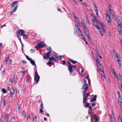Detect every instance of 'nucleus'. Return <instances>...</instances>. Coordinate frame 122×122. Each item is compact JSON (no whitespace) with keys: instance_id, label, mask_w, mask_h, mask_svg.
I'll list each match as a JSON object with an SVG mask.
<instances>
[{"instance_id":"nucleus-1","label":"nucleus","mask_w":122,"mask_h":122,"mask_svg":"<svg viewBox=\"0 0 122 122\" xmlns=\"http://www.w3.org/2000/svg\"><path fill=\"white\" fill-rule=\"evenodd\" d=\"M50 61H52L53 60L55 61L56 62L58 59L59 57L57 56V54L56 53H55L52 56L51 58H49Z\"/></svg>"},{"instance_id":"nucleus-2","label":"nucleus","mask_w":122,"mask_h":122,"mask_svg":"<svg viewBox=\"0 0 122 122\" xmlns=\"http://www.w3.org/2000/svg\"><path fill=\"white\" fill-rule=\"evenodd\" d=\"M77 66V65H75L74 66H73L71 65H70L68 67V70L69 71V72L70 73H72L73 72V70H75L76 69Z\"/></svg>"},{"instance_id":"nucleus-3","label":"nucleus","mask_w":122,"mask_h":122,"mask_svg":"<svg viewBox=\"0 0 122 122\" xmlns=\"http://www.w3.org/2000/svg\"><path fill=\"white\" fill-rule=\"evenodd\" d=\"M40 79V76L38 75V73L36 70L35 72V75L34 77V80L36 81V83L37 84L38 82Z\"/></svg>"},{"instance_id":"nucleus-4","label":"nucleus","mask_w":122,"mask_h":122,"mask_svg":"<svg viewBox=\"0 0 122 122\" xmlns=\"http://www.w3.org/2000/svg\"><path fill=\"white\" fill-rule=\"evenodd\" d=\"M24 33V32L23 30H19L16 31V34L18 38L20 37V36L22 35Z\"/></svg>"},{"instance_id":"nucleus-5","label":"nucleus","mask_w":122,"mask_h":122,"mask_svg":"<svg viewBox=\"0 0 122 122\" xmlns=\"http://www.w3.org/2000/svg\"><path fill=\"white\" fill-rule=\"evenodd\" d=\"M92 21L94 25L98 24L99 25H101V23H102V22L101 23L97 19H96V20H95L94 19H92Z\"/></svg>"},{"instance_id":"nucleus-6","label":"nucleus","mask_w":122,"mask_h":122,"mask_svg":"<svg viewBox=\"0 0 122 122\" xmlns=\"http://www.w3.org/2000/svg\"><path fill=\"white\" fill-rule=\"evenodd\" d=\"M50 52L48 51V52L47 53H45L44 54V56H43V58L46 59L49 58L50 56L51 55L50 54Z\"/></svg>"},{"instance_id":"nucleus-7","label":"nucleus","mask_w":122,"mask_h":122,"mask_svg":"<svg viewBox=\"0 0 122 122\" xmlns=\"http://www.w3.org/2000/svg\"><path fill=\"white\" fill-rule=\"evenodd\" d=\"M46 44L43 42H41L37 45V46L39 48H41L44 47Z\"/></svg>"},{"instance_id":"nucleus-8","label":"nucleus","mask_w":122,"mask_h":122,"mask_svg":"<svg viewBox=\"0 0 122 122\" xmlns=\"http://www.w3.org/2000/svg\"><path fill=\"white\" fill-rule=\"evenodd\" d=\"M92 118L93 117L94 118L95 122H97L99 120V117L96 115L95 114H94V115H92Z\"/></svg>"},{"instance_id":"nucleus-9","label":"nucleus","mask_w":122,"mask_h":122,"mask_svg":"<svg viewBox=\"0 0 122 122\" xmlns=\"http://www.w3.org/2000/svg\"><path fill=\"white\" fill-rule=\"evenodd\" d=\"M106 19L108 22H110L112 21V19L111 18L110 15L108 14H106Z\"/></svg>"},{"instance_id":"nucleus-10","label":"nucleus","mask_w":122,"mask_h":122,"mask_svg":"<svg viewBox=\"0 0 122 122\" xmlns=\"http://www.w3.org/2000/svg\"><path fill=\"white\" fill-rule=\"evenodd\" d=\"M18 1H15L13 2L11 5V8H13L14 7L15 8L16 5L17 3H18Z\"/></svg>"},{"instance_id":"nucleus-11","label":"nucleus","mask_w":122,"mask_h":122,"mask_svg":"<svg viewBox=\"0 0 122 122\" xmlns=\"http://www.w3.org/2000/svg\"><path fill=\"white\" fill-rule=\"evenodd\" d=\"M93 5L95 7V11L96 12V15L98 17V9L96 5V4L93 3Z\"/></svg>"},{"instance_id":"nucleus-12","label":"nucleus","mask_w":122,"mask_h":122,"mask_svg":"<svg viewBox=\"0 0 122 122\" xmlns=\"http://www.w3.org/2000/svg\"><path fill=\"white\" fill-rule=\"evenodd\" d=\"M6 100L5 99H3L1 101L0 103V106L3 107L5 105Z\"/></svg>"},{"instance_id":"nucleus-13","label":"nucleus","mask_w":122,"mask_h":122,"mask_svg":"<svg viewBox=\"0 0 122 122\" xmlns=\"http://www.w3.org/2000/svg\"><path fill=\"white\" fill-rule=\"evenodd\" d=\"M88 84H84L83 85L81 88L82 89H84L85 90V91H86L88 88Z\"/></svg>"},{"instance_id":"nucleus-14","label":"nucleus","mask_w":122,"mask_h":122,"mask_svg":"<svg viewBox=\"0 0 122 122\" xmlns=\"http://www.w3.org/2000/svg\"><path fill=\"white\" fill-rule=\"evenodd\" d=\"M18 7V5H16V6H15V7L14 8V9L13 10V11H11L10 12V15H11L12 14L14 13L15 12L16 10Z\"/></svg>"},{"instance_id":"nucleus-15","label":"nucleus","mask_w":122,"mask_h":122,"mask_svg":"<svg viewBox=\"0 0 122 122\" xmlns=\"http://www.w3.org/2000/svg\"><path fill=\"white\" fill-rule=\"evenodd\" d=\"M97 98V95H95L94 96L92 97V98L90 100V101L91 102H94V101H96V99Z\"/></svg>"},{"instance_id":"nucleus-16","label":"nucleus","mask_w":122,"mask_h":122,"mask_svg":"<svg viewBox=\"0 0 122 122\" xmlns=\"http://www.w3.org/2000/svg\"><path fill=\"white\" fill-rule=\"evenodd\" d=\"M122 26H120L119 27H118V32L121 35L122 34Z\"/></svg>"},{"instance_id":"nucleus-17","label":"nucleus","mask_w":122,"mask_h":122,"mask_svg":"<svg viewBox=\"0 0 122 122\" xmlns=\"http://www.w3.org/2000/svg\"><path fill=\"white\" fill-rule=\"evenodd\" d=\"M101 27L103 29V32L104 33H105V25L103 24V22L102 23H101Z\"/></svg>"},{"instance_id":"nucleus-18","label":"nucleus","mask_w":122,"mask_h":122,"mask_svg":"<svg viewBox=\"0 0 122 122\" xmlns=\"http://www.w3.org/2000/svg\"><path fill=\"white\" fill-rule=\"evenodd\" d=\"M33 121L34 122H36L37 117L35 114L33 115Z\"/></svg>"},{"instance_id":"nucleus-19","label":"nucleus","mask_w":122,"mask_h":122,"mask_svg":"<svg viewBox=\"0 0 122 122\" xmlns=\"http://www.w3.org/2000/svg\"><path fill=\"white\" fill-rule=\"evenodd\" d=\"M101 76L102 79L103 80H104V79H105V75L104 73V71H103L102 72V73H101Z\"/></svg>"},{"instance_id":"nucleus-20","label":"nucleus","mask_w":122,"mask_h":122,"mask_svg":"<svg viewBox=\"0 0 122 122\" xmlns=\"http://www.w3.org/2000/svg\"><path fill=\"white\" fill-rule=\"evenodd\" d=\"M98 66L99 68L101 71L102 72L104 71L102 66L101 65V64H100V65H99Z\"/></svg>"},{"instance_id":"nucleus-21","label":"nucleus","mask_w":122,"mask_h":122,"mask_svg":"<svg viewBox=\"0 0 122 122\" xmlns=\"http://www.w3.org/2000/svg\"><path fill=\"white\" fill-rule=\"evenodd\" d=\"M76 30L78 32V33L79 36L82 34V32L80 29L77 28L76 29Z\"/></svg>"},{"instance_id":"nucleus-22","label":"nucleus","mask_w":122,"mask_h":122,"mask_svg":"<svg viewBox=\"0 0 122 122\" xmlns=\"http://www.w3.org/2000/svg\"><path fill=\"white\" fill-rule=\"evenodd\" d=\"M13 81L11 78H10L8 82V84L9 85H11Z\"/></svg>"},{"instance_id":"nucleus-23","label":"nucleus","mask_w":122,"mask_h":122,"mask_svg":"<svg viewBox=\"0 0 122 122\" xmlns=\"http://www.w3.org/2000/svg\"><path fill=\"white\" fill-rule=\"evenodd\" d=\"M84 31L86 35H88L89 34V31L87 29L84 30Z\"/></svg>"},{"instance_id":"nucleus-24","label":"nucleus","mask_w":122,"mask_h":122,"mask_svg":"<svg viewBox=\"0 0 122 122\" xmlns=\"http://www.w3.org/2000/svg\"><path fill=\"white\" fill-rule=\"evenodd\" d=\"M85 104L83 105V106L85 108H87L89 106V103L88 102H86L85 103Z\"/></svg>"},{"instance_id":"nucleus-25","label":"nucleus","mask_w":122,"mask_h":122,"mask_svg":"<svg viewBox=\"0 0 122 122\" xmlns=\"http://www.w3.org/2000/svg\"><path fill=\"white\" fill-rule=\"evenodd\" d=\"M117 21V24L118 25V27H119L120 26H122V23H121V21L120 20H118Z\"/></svg>"},{"instance_id":"nucleus-26","label":"nucleus","mask_w":122,"mask_h":122,"mask_svg":"<svg viewBox=\"0 0 122 122\" xmlns=\"http://www.w3.org/2000/svg\"><path fill=\"white\" fill-rule=\"evenodd\" d=\"M8 114L7 113L5 114V115L4 117V119L6 121H7L8 120Z\"/></svg>"},{"instance_id":"nucleus-27","label":"nucleus","mask_w":122,"mask_h":122,"mask_svg":"<svg viewBox=\"0 0 122 122\" xmlns=\"http://www.w3.org/2000/svg\"><path fill=\"white\" fill-rule=\"evenodd\" d=\"M22 36L23 38L24 39H27V35L25 34L24 33L23 34H22Z\"/></svg>"},{"instance_id":"nucleus-28","label":"nucleus","mask_w":122,"mask_h":122,"mask_svg":"<svg viewBox=\"0 0 122 122\" xmlns=\"http://www.w3.org/2000/svg\"><path fill=\"white\" fill-rule=\"evenodd\" d=\"M30 61V63L33 65H36L35 61L33 60H32V59Z\"/></svg>"},{"instance_id":"nucleus-29","label":"nucleus","mask_w":122,"mask_h":122,"mask_svg":"<svg viewBox=\"0 0 122 122\" xmlns=\"http://www.w3.org/2000/svg\"><path fill=\"white\" fill-rule=\"evenodd\" d=\"M12 88L13 87H12V89L10 90V93L13 94L14 93L15 91L14 89Z\"/></svg>"},{"instance_id":"nucleus-30","label":"nucleus","mask_w":122,"mask_h":122,"mask_svg":"<svg viewBox=\"0 0 122 122\" xmlns=\"http://www.w3.org/2000/svg\"><path fill=\"white\" fill-rule=\"evenodd\" d=\"M70 60L71 62H72L73 64H75V63H77V62L76 61L73 60L71 59H70Z\"/></svg>"},{"instance_id":"nucleus-31","label":"nucleus","mask_w":122,"mask_h":122,"mask_svg":"<svg viewBox=\"0 0 122 122\" xmlns=\"http://www.w3.org/2000/svg\"><path fill=\"white\" fill-rule=\"evenodd\" d=\"M121 61L119 59H118V60H117V62L118 64H119L120 67H121Z\"/></svg>"},{"instance_id":"nucleus-32","label":"nucleus","mask_w":122,"mask_h":122,"mask_svg":"<svg viewBox=\"0 0 122 122\" xmlns=\"http://www.w3.org/2000/svg\"><path fill=\"white\" fill-rule=\"evenodd\" d=\"M13 79L14 81L15 82V81L17 80V77L16 75H14L13 76Z\"/></svg>"},{"instance_id":"nucleus-33","label":"nucleus","mask_w":122,"mask_h":122,"mask_svg":"<svg viewBox=\"0 0 122 122\" xmlns=\"http://www.w3.org/2000/svg\"><path fill=\"white\" fill-rule=\"evenodd\" d=\"M29 76L30 77H31L29 75H28V76H26V82H28V83H29Z\"/></svg>"},{"instance_id":"nucleus-34","label":"nucleus","mask_w":122,"mask_h":122,"mask_svg":"<svg viewBox=\"0 0 122 122\" xmlns=\"http://www.w3.org/2000/svg\"><path fill=\"white\" fill-rule=\"evenodd\" d=\"M115 57L116 58H118V59H120V58L119 57V55L118 54H117V53H116V54H115Z\"/></svg>"},{"instance_id":"nucleus-35","label":"nucleus","mask_w":122,"mask_h":122,"mask_svg":"<svg viewBox=\"0 0 122 122\" xmlns=\"http://www.w3.org/2000/svg\"><path fill=\"white\" fill-rule=\"evenodd\" d=\"M47 50L49 51H50V53L51 52L52 49L50 47H49L48 48H47Z\"/></svg>"},{"instance_id":"nucleus-36","label":"nucleus","mask_w":122,"mask_h":122,"mask_svg":"<svg viewBox=\"0 0 122 122\" xmlns=\"http://www.w3.org/2000/svg\"><path fill=\"white\" fill-rule=\"evenodd\" d=\"M20 109V108L19 107V106L18 105H16V107L15 108V109L17 111H18Z\"/></svg>"},{"instance_id":"nucleus-37","label":"nucleus","mask_w":122,"mask_h":122,"mask_svg":"<svg viewBox=\"0 0 122 122\" xmlns=\"http://www.w3.org/2000/svg\"><path fill=\"white\" fill-rule=\"evenodd\" d=\"M87 36V38L89 40V41H91V38L90 36H89V34H88V35H86Z\"/></svg>"},{"instance_id":"nucleus-38","label":"nucleus","mask_w":122,"mask_h":122,"mask_svg":"<svg viewBox=\"0 0 122 122\" xmlns=\"http://www.w3.org/2000/svg\"><path fill=\"white\" fill-rule=\"evenodd\" d=\"M13 96V94H12L10 93L9 95V97L10 99H11L12 98Z\"/></svg>"},{"instance_id":"nucleus-39","label":"nucleus","mask_w":122,"mask_h":122,"mask_svg":"<svg viewBox=\"0 0 122 122\" xmlns=\"http://www.w3.org/2000/svg\"><path fill=\"white\" fill-rule=\"evenodd\" d=\"M2 91L4 93H5L6 92V90L4 88L2 89Z\"/></svg>"},{"instance_id":"nucleus-40","label":"nucleus","mask_w":122,"mask_h":122,"mask_svg":"<svg viewBox=\"0 0 122 122\" xmlns=\"http://www.w3.org/2000/svg\"><path fill=\"white\" fill-rule=\"evenodd\" d=\"M97 29H99V30H100L101 29L99 27V26L98 25V24L97 25H95Z\"/></svg>"},{"instance_id":"nucleus-41","label":"nucleus","mask_w":122,"mask_h":122,"mask_svg":"<svg viewBox=\"0 0 122 122\" xmlns=\"http://www.w3.org/2000/svg\"><path fill=\"white\" fill-rule=\"evenodd\" d=\"M96 61L97 64L98 66H99V65H100V63L99 61V60L98 59H97L96 60Z\"/></svg>"},{"instance_id":"nucleus-42","label":"nucleus","mask_w":122,"mask_h":122,"mask_svg":"<svg viewBox=\"0 0 122 122\" xmlns=\"http://www.w3.org/2000/svg\"><path fill=\"white\" fill-rule=\"evenodd\" d=\"M25 56L27 59L29 61H30L31 59V58H29V56H27L25 55Z\"/></svg>"},{"instance_id":"nucleus-43","label":"nucleus","mask_w":122,"mask_h":122,"mask_svg":"<svg viewBox=\"0 0 122 122\" xmlns=\"http://www.w3.org/2000/svg\"><path fill=\"white\" fill-rule=\"evenodd\" d=\"M95 50L97 52V53L98 54L99 53V51H98V49L97 46H96V48H95Z\"/></svg>"},{"instance_id":"nucleus-44","label":"nucleus","mask_w":122,"mask_h":122,"mask_svg":"<svg viewBox=\"0 0 122 122\" xmlns=\"http://www.w3.org/2000/svg\"><path fill=\"white\" fill-rule=\"evenodd\" d=\"M87 99H84V98H83V104H85V102L86 100Z\"/></svg>"},{"instance_id":"nucleus-45","label":"nucleus","mask_w":122,"mask_h":122,"mask_svg":"<svg viewBox=\"0 0 122 122\" xmlns=\"http://www.w3.org/2000/svg\"><path fill=\"white\" fill-rule=\"evenodd\" d=\"M26 113L25 112H23V117H24V118H25L26 117V115H25Z\"/></svg>"},{"instance_id":"nucleus-46","label":"nucleus","mask_w":122,"mask_h":122,"mask_svg":"<svg viewBox=\"0 0 122 122\" xmlns=\"http://www.w3.org/2000/svg\"><path fill=\"white\" fill-rule=\"evenodd\" d=\"M119 80L120 81V82L121 83V86H122V77H120L119 78Z\"/></svg>"},{"instance_id":"nucleus-47","label":"nucleus","mask_w":122,"mask_h":122,"mask_svg":"<svg viewBox=\"0 0 122 122\" xmlns=\"http://www.w3.org/2000/svg\"><path fill=\"white\" fill-rule=\"evenodd\" d=\"M35 49H31L30 50V51L31 53H33L35 52Z\"/></svg>"},{"instance_id":"nucleus-48","label":"nucleus","mask_w":122,"mask_h":122,"mask_svg":"<svg viewBox=\"0 0 122 122\" xmlns=\"http://www.w3.org/2000/svg\"><path fill=\"white\" fill-rule=\"evenodd\" d=\"M61 62H62V65H65V64L66 61H65V60L61 61Z\"/></svg>"},{"instance_id":"nucleus-49","label":"nucleus","mask_w":122,"mask_h":122,"mask_svg":"<svg viewBox=\"0 0 122 122\" xmlns=\"http://www.w3.org/2000/svg\"><path fill=\"white\" fill-rule=\"evenodd\" d=\"M120 17L118 16H117L116 17V20L117 21L118 20H120Z\"/></svg>"},{"instance_id":"nucleus-50","label":"nucleus","mask_w":122,"mask_h":122,"mask_svg":"<svg viewBox=\"0 0 122 122\" xmlns=\"http://www.w3.org/2000/svg\"><path fill=\"white\" fill-rule=\"evenodd\" d=\"M83 98H84V99H87V98L88 97V96H86L84 95V96H83Z\"/></svg>"},{"instance_id":"nucleus-51","label":"nucleus","mask_w":122,"mask_h":122,"mask_svg":"<svg viewBox=\"0 0 122 122\" xmlns=\"http://www.w3.org/2000/svg\"><path fill=\"white\" fill-rule=\"evenodd\" d=\"M43 107H43V103H41V109H43Z\"/></svg>"},{"instance_id":"nucleus-52","label":"nucleus","mask_w":122,"mask_h":122,"mask_svg":"<svg viewBox=\"0 0 122 122\" xmlns=\"http://www.w3.org/2000/svg\"><path fill=\"white\" fill-rule=\"evenodd\" d=\"M9 64L10 65V66H11L12 65V60L10 59L9 62Z\"/></svg>"},{"instance_id":"nucleus-53","label":"nucleus","mask_w":122,"mask_h":122,"mask_svg":"<svg viewBox=\"0 0 122 122\" xmlns=\"http://www.w3.org/2000/svg\"><path fill=\"white\" fill-rule=\"evenodd\" d=\"M47 63L52 65H53L54 64V63L51 62H48Z\"/></svg>"},{"instance_id":"nucleus-54","label":"nucleus","mask_w":122,"mask_h":122,"mask_svg":"<svg viewBox=\"0 0 122 122\" xmlns=\"http://www.w3.org/2000/svg\"><path fill=\"white\" fill-rule=\"evenodd\" d=\"M122 98L121 96L118 97V101H119V100L120 101H121L122 100Z\"/></svg>"},{"instance_id":"nucleus-55","label":"nucleus","mask_w":122,"mask_h":122,"mask_svg":"<svg viewBox=\"0 0 122 122\" xmlns=\"http://www.w3.org/2000/svg\"><path fill=\"white\" fill-rule=\"evenodd\" d=\"M7 61H8L7 60H5V61L4 63V65H6V63L7 62Z\"/></svg>"},{"instance_id":"nucleus-56","label":"nucleus","mask_w":122,"mask_h":122,"mask_svg":"<svg viewBox=\"0 0 122 122\" xmlns=\"http://www.w3.org/2000/svg\"><path fill=\"white\" fill-rule=\"evenodd\" d=\"M79 36H80V37L82 39L84 37L83 36V35L82 34L79 35Z\"/></svg>"},{"instance_id":"nucleus-57","label":"nucleus","mask_w":122,"mask_h":122,"mask_svg":"<svg viewBox=\"0 0 122 122\" xmlns=\"http://www.w3.org/2000/svg\"><path fill=\"white\" fill-rule=\"evenodd\" d=\"M112 73L114 75L116 76V72L115 71H112Z\"/></svg>"},{"instance_id":"nucleus-58","label":"nucleus","mask_w":122,"mask_h":122,"mask_svg":"<svg viewBox=\"0 0 122 122\" xmlns=\"http://www.w3.org/2000/svg\"><path fill=\"white\" fill-rule=\"evenodd\" d=\"M30 117V116L29 115H28L27 116L26 118L27 120H28V119H29Z\"/></svg>"},{"instance_id":"nucleus-59","label":"nucleus","mask_w":122,"mask_h":122,"mask_svg":"<svg viewBox=\"0 0 122 122\" xmlns=\"http://www.w3.org/2000/svg\"><path fill=\"white\" fill-rule=\"evenodd\" d=\"M99 32L100 35H101L102 36H103V35L102 33V31H101L100 30H99Z\"/></svg>"},{"instance_id":"nucleus-60","label":"nucleus","mask_w":122,"mask_h":122,"mask_svg":"<svg viewBox=\"0 0 122 122\" xmlns=\"http://www.w3.org/2000/svg\"><path fill=\"white\" fill-rule=\"evenodd\" d=\"M88 107L89 110L91 111V110H92V108L91 107L89 106V107Z\"/></svg>"},{"instance_id":"nucleus-61","label":"nucleus","mask_w":122,"mask_h":122,"mask_svg":"<svg viewBox=\"0 0 122 122\" xmlns=\"http://www.w3.org/2000/svg\"><path fill=\"white\" fill-rule=\"evenodd\" d=\"M10 90V88L8 86H7V88H6V90L7 91H9Z\"/></svg>"},{"instance_id":"nucleus-62","label":"nucleus","mask_w":122,"mask_h":122,"mask_svg":"<svg viewBox=\"0 0 122 122\" xmlns=\"http://www.w3.org/2000/svg\"><path fill=\"white\" fill-rule=\"evenodd\" d=\"M83 28H84V30L87 29V28L86 27V26L85 25H83Z\"/></svg>"},{"instance_id":"nucleus-63","label":"nucleus","mask_w":122,"mask_h":122,"mask_svg":"<svg viewBox=\"0 0 122 122\" xmlns=\"http://www.w3.org/2000/svg\"><path fill=\"white\" fill-rule=\"evenodd\" d=\"M92 106H95V105H96V103H95V102H93V103H92Z\"/></svg>"},{"instance_id":"nucleus-64","label":"nucleus","mask_w":122,"mask_h":122,"mask_svg":"<svg viewBox=\"0 0 122 122\" xmlns=\"http://www.w3.org/2000/svg\"><path fill=\"white\" fill-rule=\"evenodd\" d=\"M118 102L119 104L120 105H122V102L121 101H118Z\"/></svg>"}]
</instances>
